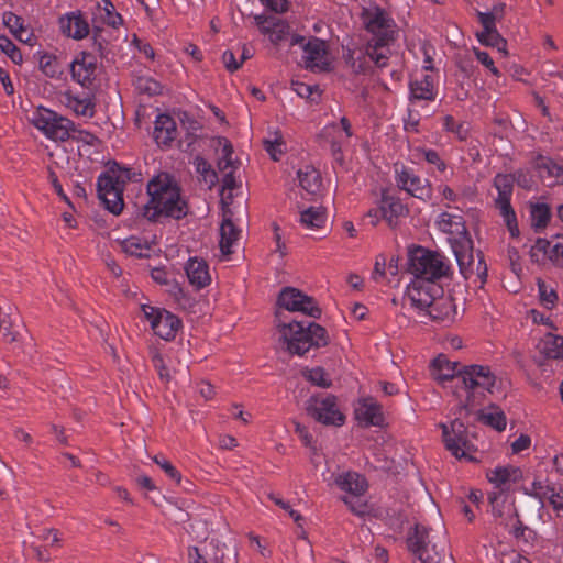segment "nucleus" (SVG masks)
<instances>
[{"label": "nucleus", "instance_id": "f257e3e1", "mask_svg": "<svg viewBox=\"0 0 563 563\" xmlns=\"http://www.w3.org/2000/svg\"><path fill=\"white\" fill-rule=\"evenodd\" d=\"M148 201L142 206V218L158 222L163 218L179 220L188 213V205L177 181L167 173L154 176L146 186Z\"/></svg>", "mask_w": 563, "mask_h": 563}, {"label": "nucleus", "instance_id": "f03ea898", "mask_svg": "<svg viewBox=\"0 0 563 563\" xmlns=\"http://www.w3.org/2000/svg\"><path fill=\"white\" fill-rule=\"evenodd\" d=\"M361 20L371 34L365 45L366 57L377 67H386L391 55L390 45L397 37L394 19L382 8L372 5L362 10Z\"/></svg>", "mask_w": 563, "mask_h": 563}, {"label": "nucleus", "instance_id": "7ed1b4c3", "mask_svg": "<svg viewBox=\"0 0 563 563\" xmlns=\"http://www.w3.org/2000/svg\"><path fill=\"white\" fill-rule=\"evenodd\" d=\"M142 174L113 163L108 170L100 174L97 180V190L104 207L113 214L123 210V189L128 181H140Z\"/></svg>", "mask_w": 563, "mask_h": 563}, {"label": "nucleus", "instance_id": "20e7f679", "mask_svg": "<svg viewBox=\"0 0 563 563\" xmlns=\"http://www.w3.org/2000/svg\"><path fill=\"white\" fill-rule=\"evenodd\" d=\"M32 122L52 141H98L91 132L79 129L68 118L44 107L33 112Z\"/></svg>", "mask_w": 563, "mask_h": 563}, {"label": "nucleus", "instance_id": "39448f33", "mask_svg": "<svg viewBox=\"0 0 563 563\" xmlns=\"http://www.w3.org/2000/svg\"><path fill=\"white\" fill-rule=\"evenodd\" d=\"M440 291L433 284L416 279L408 285L404 300L418 314L430 320H441L449 314L450 303L437 299Z\"/></svg>", "mask_w": 563, "mask_h": 563}, {"label": "nucleus", "instance_id": "423d86ee", "mask_svg": "<svg viewBox=\"0 0 563 563\" xmlns=\"http://www.w3.org/2000/svg\"><path fill=\"white\" fill-rule=\"evenodd\" d=\"M409 272L417 280L434 283L449 277L452 267L443 254L419 246L409 254Z\"/></svg>", "mask_w": 563, "mask_h": 563}, {"label": "nucleus", "instance_id": "0eeeda50", "mask_svg": "<svg viewBox=\"0 0 563 563\" xmlns=\"http://www.w3.org/2000/svg\"><path fill=\"white\" fill-rule=\"evenodd\" d=\"M496 384V376L488 366L470 365L464 366L461 372L462 390L465 393V399L456 391L460 398L461 409H470L478 404V391L493 393Z\"/></svg>", "mask_w": 563, "mask_h": 563}, {"label": "nucleus", "instance_id": "6e6552de", "mask_svg": "<svg viewBox=\"0 0 563 563\" xmlns=\"http://www.w3.org/2000/svg\"><path fill=\"white\" fill-rule=\"evenodd\" d=\"M431 530L417 525L415 532L408 538L409 550L417 556L420 563H453V558L445 554V541L443 538L431 536Z\"/></svg>", "mask_w": 563, "mask_h": 563}, {"label": "nucleus", "instance_id": "1a4fd4ad", "mask_svg": "<svg viewBox=\"0 0 563 563\" xmlns=\"http://www.w3.org/2000/svg\"><path fill=\"white\" fill-rule=\"evenodd\" d=\"M409 119L405 121L406 130H415L418 125L420 113L426 102L434 101L438 96V77L432 74L422 73L409 81Z\"/></svg>", "mask_w": 563, "mask_h": 563}, {"label": "nucleus", "instance_id": "9d476101", "mask_svg": "<svg viewBox=\"0 0 563 563\" xmlns=\"http://www.w3.org/2000/svg\"><path fill=\"white\" fill-rule=\"evenodd\" d=\"M408 213L409 208L398 196L391 194L388 189H383L377 206L369 209L366 216L374 227L384 220L388 227L395 229Z\"/></svg>", "mask_w": 563, "mask_h": 563}, {"label": "nucleus", "instance_id": "9b49d317", "mask_svg": "<svg viewBox=\"0 0 563 563\" xmlns=\"http://www.w3.org/2000/svg\"><path fill=\"white\" fill-rule=\"evenodd\" d=\"M122 23L123 19L121 14L115 11V8L110 0H100L97 2L92 12L91 33L93 44L99 51H102L111 40V33H108L104 30V26L117 30L122 25Z\"/></svg>", "mask_w": 563, "mask_h": 563}, {"label": "nucleus", "instance_id": "f8f14e48", "mask_svg": "<svg viewBox=\"0 0 563 563\" xmlns=\"http://www.w3.org/2000/svg\"><path fill=\"white\" fill-rule=\"evenodd\" d=\"M515 177L508 174H497L494 178V187L498 195L495 199L496 208L503 217L511 236L519 235L516 213L510 205Z\"/></svg>", "mask_w": 563, "mask_h": 563}, {"label": "nucleus", "instance_id": "ddd939ff", "mask_svg": "<svg viewBox=\"0 0 563 563\" xmlns=\"http://www.w3.org/2000/svg\"><path fill=\"white\" fill-rule=\"evenodd\" d=\"M437 225L442 232L449 234L454 255L460 261L463 260L464 251L471 247V238L462 216L442 212L437 219Z\"/></svg>", "mask_w": 563, "mask_h": 563}, {"label": "nucleus", "instance_id": "4468645a", "mask_svg": "<svg viewBox=\"0 0 563 563\" xmlns=\"http://www.w3.org/2000/svg\"><path fill=\"white\" fill-rule=\"evenodd\" d=\"M440 427L446 450L456 459H471L470 452L473 445L468 440L464 423L455 419L450 426L441 423Z\"/></svg>", "mask_w": 563, "mask_h": 563}, {"label": "nucleus", "instance_id": "2eb2a0df", "mask_svg": "<svg viewBox=\"0 0 563 563\" xmlns=\"http://www.w3.org/2000/svg\"><path fill=\"white\" fill-rule=\"evenodd\" d=\"M143 312L154 333L163 340H173L181 327L180 319L165 309L143 306Z\"/></svg>", "mask_w": 563, "mask_h": 563}, {"label": "nucleus", "instance_id": "dca6fc26", "mask_svg": "<svg viewBox=\"0 0 563 563\" xmlns=\"http://www.w3.org/2000/svg\"><path fill=\"white\" fill-rule=\"evenodd\" d=\"M395 180L399 189L420 199H430V185L427 179L418 175L412 168L405 165H395Z\"/></svg>", "mask_w": 563, "mask_h": 563}, {"label": "nucleus", "instance_id": "f3484780", "mask_svg": "<svg viewBox=\"0 0 563 563\" xmlns=\"http://www.w3.org/2000/svg\"><path fill=\"white\" fill-rule=\"evenodd\" d=\"M308 412L320 423L340 427L345 416L339 410L335 397L325 395L309 401Z\"/></svg>", "mask_w": 563, "mask_h": 563}, {"label": "nucleus", "instance_id": "a211bd4d", "mask_svg": "<svg viewBox=\"0 0 563 563\" xmlns=\"http://www.w3.org/2000/svg\"><path fill=\"white\" fill-rule=\"evenodd\" d=\"M278 305L288 311L301 312L312 318L321 316L314 299L292 287H286L280 291Z\"/></svg>", "mask_w": 563, "mask_h": 563}, {"label": "nucleus", "instance_id": "6ab92c4d", "mask_svg": "<svg viewBox=\"0 0 563 563\" xmlns=\"http://www.w3.org/2000/svg\"><path fill=\"white\" fill-rule=\"evenodd\" d=\"M302 62L307 69L313 73L330 70L328 44L318 37H310L303 44Z\"/></svg>", "mask_w": 563, "mask_h": 563}, {"label": "nucleus", "instance_id": "aec40b11", "mask_svg": "<svg viewBox=\"0 0 563 563\" xmlns=\"http://www.w3.org/2000/svg\"><path fill=\"white\" fill-rule=\"evenodd\" d=\"M279 333L288 352L302 355L309 351L306 323L291 322L288 324H282L279 325Z\"/></svg>", "mask_w": 563, "mask_h": 563}, {"label": "nucleus", "instance_id": "412c9836", "mask_svg": "<svg viewBox=\"0 0 563 563\" xmlns=\"http://www.w3.org/2000/svg\"><path fill=\"white\" fill-rule=\"evenodd\" d=\"M97 71V57L87 52L79 53L70 64L73 79L88 88L92 85Z\"/></svg>", "mask_w": 563, "mask_h": 563}, {"label": "nucleus", "instance_id": "4be33fe9", "mask_svg": "<svg viewBox=\"0 0 563 563\" xmlns=\"http://www.w3.org/2000/svg\"><path fill=\"white\" fill-rule=\"evenodd\" d=\"M486 478L494 486L492 492L507 494L515 484L521 481L522 472L514 465H498L486 472Z\"/></svg>", "mask_w": 563, "mask_h": 563}, {"label": "nucleus", "instance_id": "5701e85b", "mask_svg": "<svg viewBox=\"0 0 563 563\" xmlns=\"http://www.w3.org/2000/svg\"><path fill=\"white\" fill-rule=\"evenodd\" d=\"M355 418L363 427H384L385 416L382 406L372 397L358 399L355 405Z\"/></svg>", "mask_w": 563, "mask_h": 563}, {"label": "nucleus", "instance_id": "b1692460", "mask_svg": "<svg viewBox=\"0 0 563 563\" xmlns=\"http://www.w3.org/2000/svg\"><path fill=\"white\" fill-rule=\"evenodd\" d=\"M254 20L260 32L268 36L274 45H279L290 36V25L280 18L260 14Z\"/></svg>", "mask_w": 563, "mask_h": 563}, {"label": "nucleus", "instance_id": "393cba45", "mask_svg": "<svg viewBox=\"0 0 563 563\" xmlns=\"http://www.w3.org/2000/svg\"><path fill=\"white\" fill-rule=\"evenodd\" d=\"M184 269L189 285L196 290L208 287L212 282L209 264L201 257H189Z\"/></svg>", "mask_w": 563, "mask_h": 563}, {"label": "nucleus", "instance_id": "a878e982", "mask_svg": "<svg viewBox=\"0 0 563 563\" xmlns=\"http://www.w3.org/2000/svg\"><path fill=\"white\" fill-rule=\"evenodd\" d=\"M62 33L73 40L80 41L90 34V25L80 11L65 13L59 18Z\"/></svg>", "mask_w": 563, "mask_h": 563}, {"label": "nucleus", "instance_id": "bb28decb", "mask_svg": "<svg viewBox=\"0 0 563 563\" xmlns=\"http://www.w3.org/2000/svg\"><path fill=\"white\" fill-rule=\"evenodd\" d=\"M62 103L77 117L92 118L96 112L95 98L86 92L68 90L63 93Z\"/></svg>", "mask_w": 563, "mask_h": 563}, {"label": "nucleus", "instance_id": "cd10ccee", "mask_svg": "<svg viewBox=\"0 0 563 563\" xmlns=\"http://www.w3.org/2000/svg\"><path fill=\"white\" fill-rule=\"evenodd\" d=\"M463 367L457 362H451L446 356L439 355L432 362L433 377L440 383L454 382L455 386H459Z\"/></svg>", "mask_w": 563, "mask_h": 563}, {"label": "nucleus", "instance_id": "c85d7f7f", "mask_svg": "<svg viewBox=\"0 0 563 563\" xmlns=\"http://www.w3.org/2000/svg\"><path fill=\"white\" fill-rule=\"evenodd\" d=\"M301 189L310 197L317 199L323 190L321 174L313 166L307 165L297 173Z\"/></svg>", "mask_w": 563, "mask_h": 563}, {"label": "nucleus", "instance_id": "c756f323", "mask_svg": "<svg viewBox=\"0 0 563 563\" xmlns=\"http://www.w3.org/2000/svg\"><path fill=\"white\" fill-rule=\"evenodd\" d=\"M335 485L353 497L362 496L367 489L366 478L356 472H344L335 476Z\"/></svg>", "mask_w": 563, "mask_h": 563}, {"label": "nucleus", "instance_id": "7c9ffc66", "mask_svg": "<svg viewBox=\"0 0 563 563\" xmlns=\"http://www.w3.org/2000/svg\"><path fill=\"white\" fill-rule=\"evenodd\" d=\"M472 251L473 242L471 241V247L464 251V257L463 260L461 258V262L459 257L455 255L456 262L460 267V272L465 278H470L473 275H476L477 279L479 278L481 282L484 283L487 276L486 265L482 258L475 262Z\"/></svg>", "mask_w": 563, "mask_h": 563}, {"label": "nucleus", "instance_id": "2f4dec72", "mask_svg": "<svg viewBox=\"0 0 563 563\" xmlns=\"http://www.w3.org/2000/svg\"><path fill=\"white\" fill-rule=\"evenodd\" d=\"M479 23L483 26V31L476 33L477 40L483 45L496 47L498 52L506 54L507 43L497 31L496 24H494L487 15H483L482 22Z\"/></svg>", "mask_w": 563, "mask_h": 563}, {"label": "nucleus", "instance_id": "473e14b6", "mask_svg": "<svg viewBox=\"0 0 563 563\" xmlns=\"http://www.w3.org/2000/svg\"><path fill=\"white\" fill-rule=\"evenodd\" d=\"M153 137L154 141H176L177 123L170 114L161 113L156 117Z\"/></svg>", "mask_w": 563, "mask_h": 563}, {"label": "nucleus", "instance_id": "72a5a7b5", "mask_svg": "<svg viewBox=\"0 0 563 563\" xmlns=\"http://www.w3.org/2000/svg\"><path fill=\"white\" fill-rule=\"evenodd\" d=\"M533 495L540 499L547 498L556 516L563 517V492L551 486H542L540 483H533Z\"/></svg>", "mask_w": 563, "mask_h": 563}, {"label": "nucleus", "instance_id": "f704fd0d", "mask_svg": "<svg viewBox=\"0 0 563 563\" xmlns=\"http://www.w3.org/2000/svg\"><path fill=\"white\" fill-rule=\"evenodd\" d=\"M327 220V214L321 207H309L302 209L299 214V223L307 230H316L323 227Z\"/></svg>", "mask_w": 563, "mask_h": 563}, {"label": "nucleus", "instance_id": "c9c22d12", "mask_svg": "<svg viewBox=\"0 0 563 563\" xmlns=\"http://www.w3.org/2000/svg\"><path fill=\"white\" fill-rule=\"evenodd\" d=\"M540 352L549 358L563 360V336L547 333L538 345Z\"/></svg>", "mask_w": 563, "mask_h": 563}, {"label": "nucleus", "instance_id": "e433bc0d", "mask_svg": "<svg viewBox=\"0 0 563 563\" xmlns=\"http://www.w3.org/2000/svg\"><path fill=\"white\" fill-rule=\"evenodd\" d=\"M241 230H239L230 219H224L220 228V249L223 254H231L232 246L240 239Z\"/></svg>", "mask_w": 563, "mask_h": 563}, {"label": "nucleus", "instance_id": "4c0bfd02", "mask_svg": "<svg viewBox=\"0 0 563 563\" xmlns=\"http://www.w3.org/2000/svg\"><path fill=\"white\" fill-rule=\"evenodd\" d=\"M222 186H221V202L229 205L233 197L239 194L242 187L240 178L235 177L233 170L223 172Z\"/></svg>", "mask_w": 563, "mask_h": 563}, {"label": "nucleus", "instance_id": "58836bf2", "mask_svg": "<svg viewBox=\"0 0 563 563\" xmlns=\"http://www.w3.org/2000/svg\"><path fill=\"white\" fill-rule=\"evenodd\" d=\"M541 177L553 178L555 181L563 180V167L549 157H540L537 163Z\"/></svg>", "mask_w": 563, "mask_h": 563}, {"label": "nucleus", "instance_id": "ea45409f", "mask_svg": "<svg viewBox=\"0 0 563 563\" xmlns=\"http://www.w3.org/2000/svg\"><path fill=\"white\" fill-rule=\"evenodd\" d=\"M487 498L492 507V515L495 519L503 515L507 506L515 503L514 499L508 494H504V492H489Z\"/></svg>", "mask_w": 563, "mask_h": 563}, {"label": "nucleus", "instance_id": "a19ab883", "mask_svg": "<svg viewBox=\"0 0 563 563\" xmlns=\"http://www.w3.org/2000/svg\"><path fill=\"white\" fill-rule=\"evenodd\" d=\"M324 133L327 137L331 136L339 140L353 136L351 123L345 117H343L339 123L325 126Z\"/></svg>", "mask_w": 563, "mask_h": 563}, {"label": "nucleus", "instance_id": "79ce46f5", "mask_svg": "<svg viewBox=\"0 0 563 563\" xmlns=\"http://www.w3.org/2000/svg\"><path fill=\"white\" fill-rule=\"evenodd\" d=\"M122 249L125 253L136 257L145 256L150 251V246L147 245V243L143 242L137 236H130L125 239L122 242Z\"/></svg>", "mask_w": 563, "mask_h": 563}, {"label": "nucleus", "instance_id": "37998d69", "mask_svg": "<svg viewBox=\"0 0 563 563\" xmlns=\"http://www.w3.org/2000/svg\"><path fill=\"white\" fill-rule=\"evenodd\" d=\"M306 331L309 340V349L311 346H324L328 344L325 329L321 325L309 322L306 324Z\"/></svg>", "mask_w": 563, "mask_h": 563}, {"label": "nucleus", "instance_id": "c03bdc74", "mask_svg": "<svg viewBox=\"0 0 563 563\" xmlns=\"http://www.w3.org/2000/svg\"><path fill=\"white\" fill-rule=\"evenodd\" d=\"M481 420L487 426L493 427L494 429L501 431L506 428V418L503 411L499 409H489L482 411Z\"/></svg>", "mask_w": 563, "mask_h": 563}, {"label": "nucleus", "instance_id": "a18cd8bd", "mask_svg": "<svg viewBox=\"0 0 563 563\" xmlns=\"http://www.w3.org/2000/svg\"><path fill=\"white\" fill-rule=\"evenodd\" d=\"M534 249L548 254L551 260L563 258V239L554 244L544 239H538Z\"/></svg>", "mask_w": 563, "mask_h": 563}, {"label": "nucleus", "instance_id": "49530a36", "mask_svg": "<svg viewBox=\"0 0 563 563\" xmlns=\"http://www.w3.org/2000/svg\"><path fill=\"white\" fill-rule=\"evenodd\" d=\"M218 166L222 172H235L238 168V161L233 158V147L231 143H223L218 161Z\"/></svg>", "mask_w": 563, "mask_h": 563}, {"label": "nucleus", "instance_id": "de8ad7c7", "mask_svg": "<svg viewBox=\"0 0 563 563\" xmlns=\"http://www.w3.org/2000/svg\"><path fill=\"white\" fill-rule=\"evenodd\" d=\"M532 225L536 229L544 228L550 220V209L545 203H536L531 207Z\"/></svg>", "mask_w": 563, "mask_h": 563}, {"label": "nucleus", "instance_id": "09e8293b", "mask_svg": "<svg viewBox=\"0 0 563 563\" xmlns=\"http://www.w3.org/2000/svg\"><path fill=\"white\" fill-rule=\"evenodd\" d=\"M0 51L16 65L23 62L20 48L5 35H0Z\"/></svg>", "mask_w": 563, "mask_h": 563}, {"label": "nucleus", "instance_id": "8fccbe9b", "mask_svg": "<svg viewBox=\"0 0 563 563\" xmlns=\"http://www.w3.org/2000/svg\"><path fill=\"white\" fill-rule=\"evenodd\" d=\"M136 89L142 93L150 96L159 95L162 91L161 84L152 77L141 76L135 80Z\"/></svg>", "mask_w": 563, "mask_h": 563}, {"label": "nucleus", "instance_id": "3c124183", "mask_svg": "<svg viewBox=\"0 0 563 563\" xmlns=\"http://www.w3.org/2000/svg\"><path fill=\"white\" fill-rule=\"evenodd\" d=\"M40 69L51 78H56L62 73L57 58L52 54H44L40 58Z\"/></svg>", "mask_w": 563, "mask_h": 563}, {"label": "nucleus", "instance_id": "603ef678", "mask_svg": "<svg viewBox=\"0 0 563 563\" xmlns=\"http://www.w3.org/2000/svg\"><path fill=\"white\" fill-rule=\"evenodd\" d=\"M194 165L197 173L203 177L205 183L211 187L217 180V175L214 170H212L211 166L202 157L199 156L195 158Z\"/></svg>", "mask_w": 563, "mask_h": 563}, {"label": "nucleus", "instance_id": "864d4df0", "mask_svg": "<svg viewBox=\"0 0 563 563\" xmlns=\"http://www.w3.org/2000/svg\"><path fill=\"white\" fill-rule=\"evenodd\" d=\"M306 378L314 384L316 386L328 388L331 385L330 379L328 378L325 372L321 367H314L311 369H308L305 373Z\"/></svg>", "mask_w": 563, "mask_h": 563}, {"label": "nucleus", "instance_id": "5fc2aeb1", "mask_svg": "<svg viewBox=\"0 0 563 563\" xmlns=\"http://www.w3.org/2000/svg\"><path fill=\"white\" fill-rule=\"evenodd\" d=\"M538 288L542 305L547 308H552L558 300L555 290L542 280H538Z\"/></svg>", "mask_w": 563, "mask_h": 563}, {"label": "nucleus", "instance_id": "6e6d98bb", "mask_svg": "<svg viewBox=\"0 0 563 563\" xmlns=\"http://www.w3.org/2000/svg\"><path fill=\"white\" fill-rule=\"evenodd\" d=\"M474 54L476 56V59L483 66H485L490 71L492 75H494L496 77H499L500 71L495 66V63H494L493 58L489 56V54L487 52L481 51L478 48H474Z\"/></svg>", "mask_w": 563, "mask_h": 563}, {"label": "nucleus", "instance_id": "4d7b16f0", "mask_svg": "<svg viewBox=\"0 0 563 563\" xmlns=\"http://www.w3.org/2000/svg\"><path fill=\"white\" fill-rule=\"evenodd\" d=\"M152 363L157 371L159 378L164 382H168L172 375L164 357L161 354L155 353L152 357Z\"/></svg>", "mask_w": 563, "mask_h": 563}, {"label": "nucleus", "instance_id": "13d9d810", "mask_svg": "<svg viewBox=\"0 0 563 563\" xmlns=\"http://www.w3.org/2000/svg\"><path fill=\"white\" fill-rule=\"evenodd\" d=\"M3 23L13 34H19L23 31V20L12 12L3 14Z\"/></svg>", "mask_w": 563, "mask_h": 563}, {"label": "nucleus", "instance_id": "bf43d9fd", "mask_svg": "<svg viewBox=\"0 0 563 563\" xmlns=\"http://www.w3.org/2000/svg\"><path fill=\"white\" fill-rule=\"evenodd\" d=\"M155 463L161 466V468L166 473V475L176 483H179L181 479L180 473L165 459L159 460L155 457Z\"/></svg>", "mask_w": 563, "mask_h": 563}, {"label": "nucleus", "instance_id": "052dcab7", "mask_svg": "<svg viewBox=\"0 0 563 563\" xmlns=\"http://www.w3.org/2000/svg\"><path fill=\"white\" fill-rule=\"evenodd\" d=\"M518 515H519L518 510L514 503V504L507 506V508L505 509L503 515H500V517H498L496 520H498L500 526H503L507 529L510 526V523L512 521H515V519L517 518Z\"/></svg>", "mask_w": 563, "mask_h": 563}, {"label": "nucleus", "instance_id": "680f3d73", "mask_svg": "<svg viewBox=\"0 0 563 563\" xmlns=\"http://www.w3.org/2000/svg\"><path fill=\"white\" fill-rule=\"evenodd\" d=\"M518 515H519L518 510L514 503V504L507 506V508L505 509L503 515H500V517H498L496 520H498L500 526H503L507 529L510 526V523L512 521H515V519L517 518Z\"/></svg>", "mask_w": 563, "mask_h": 563}, {"label": "nucleus", "instance_id": "e2e57ef3", "mask_svg": "<svg viewBox=\"0 0 563 563\" xmlns=\"http://www.w3.org/2000/svg\"><path fill=\"white\" fill-rule=\"evenodd\" d=\"M506 4L500 2L495 4L489 12H479L477 11V18L478 21L482 22L483 15H487L494 24H496V21L500 18H503L505 12Z\"/></svg>", "mask_w": 563, "mask_h": 563}, {"label": "nucleus", "instance_id": "0e129e2a", "mask_svg": "<svg viewBox=\"0 0 563 563\" xmlns=\"http://www.w3.org/2000/svg\"><path fill=\"white\" fill-rule=\"evenodd\" d=\"M286 143H264L266 153L274 161H279L286 152Z\"/></svg>", "mask_w": 563, "mask_h": 563}, {"label": "nucleus", "instance_id": "69168bd1", "mask_svg": "<svg viewBox=\"0 0 563 563\" xmlns=\"http://www.w3.org/2000/svg\"><path fill=\"white\" fill-rule=\"evenodd\" d=\"M260 1L267 9H269L276 13H284L288 10V7H289L288 0H260Z\"/></svg>", "mask_w": 563, "mask_h": 563}, {"label": "nucleus", "instance_id": "338daca9", "mask_svg": "<svg viewBox=\"0 0 563 563\" xmlns=\"http://www.w3.org/2000/svg\"><path fill=\"white\" fill-rule=\"evenodd\" d=\"M222 62L225 68L233 73L241 67V63L236 59L234 53L232 51H224L222 54Z\"/></svg>", "mask_w": 563, "mask_h": 563}, {"label": "nucleus", "instance_id": "774afa93", "mask_svg": "<svg viewBox=\"0 0 563 563\" xmlns=\"http://www.w3.org/2000/svg\"><path fill=\"white\" fill-rule=\"evenodd\" d=\"M386 261L384 256H378L375 262L372 278L375 282H380L385 277Z\"/></svg>", "mask_w": 563, "mask_h": 563}]
</instances>
